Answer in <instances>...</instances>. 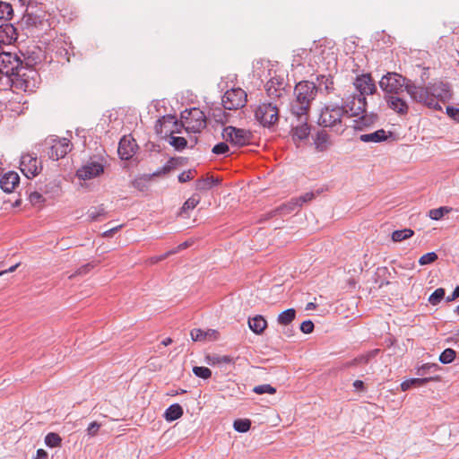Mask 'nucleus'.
I'll return each instance as SVG.
<instances>
[{
  "instance_id": "nucleus-1",
  "label": "nucleus",
  "mask_w": 459,
  "mask_h": 459,
  "mask_svg": "<svg viewBox=\"0 0 459 459\" xmlns=\"http://www.w3.org/2000/svg\"><path fill=\"white\" fill-rule=\"evenodd\" d=\"M353 87L355 91L343 97L344 104L351 111V116H359L366 109V96L374 94L377 87L369 74L357 76Z\"/></svg>"
},
{
  "instance_id": "nucleus-2",
  "label": "nucleus",
  "mask_w": 459,
  "mask_h": 459,
  "mask_svg": "<svg viewBox=\"0 0 459 459\" xmlns=\"http://www.w3.org/2000/svg\"><path fill=\"white\" fill-rule=\"evenodd\" d=\"M317 89L314 82L307 81L299 82L294 89V100L290 110L294 116L308 115L311 102L316 96Z\"/></svg>"
},
{
  "instance_id": "nucleus-3",
  "label": "nucleus",
  "mask_w": 459,
  "mask_h": 459,
  "mask_svg": "<svg viewBox=\"0 0 459 459\" xmlns=\"http://www.w3.org/2000/svg\"><path fill=\"white\" fill-rule=\"evenodd\" d=\"M351 114L348 108L345 107L344 98H342V105H326L321 111L318 117V125L324 127L334 128L336 132H342V118L346 114Z\"/></svg>"
},
{
  "instance_id": "nucleus-4",
  "label": "nucleus",
  "mask_w": 459,
  "mask_h": 459,
  "mask_svg": "<svg viewBox=\"0 0 459 459\" xmlns=\"http://www.w3.org/2000/svg\"><path fill=\"white\" fill-rule=\"evenodd\" d=\"M180 118L186 133H200L206 126V117L197 108L184 110L181 112Z\"/></svg>"
},
{
  "instance_id": "nucleus-5",
  "label": "nucleus",
  "mask_w": 459,
  "mask_h": 459,
  "mask_svg": "<svg viewBox=\"0 0 459 459\" xmlns=\"http://www.w3.org/2000/svg\"><path fill=\"white\" fill-rule=\"evenodd\" d=\"M255 119L264 127L275 125L279 120V108L274 102H263L255 109Z\"/></svg>"
},
{
  "instance_id": "nucleus-6",
  "label": "nucleus",
  "mask_w": 459,
  "mask_h": 459,
  "mask_svg": "<svg viewBox=\"0 0 459 459\" xmlns=\"http://www.w3.org/2000/svg\"><path fill=\"white\" fill-rule=\"evenodd\" d=\"M406 78L396 73H388L384 75L380 82V88L389 95H398L406 90Z\"/></svg>"
},
{
  "instance_id": "nucleus-7",
  "label": "nucleus",
  "mask_w": 459,
  "mask_h": 459,
  "mask_svg": "<svg viewBox=\"0 0 459 459\" xmlns=\"http://www.w3.org/2000/svg\"><path fill=\"white\" fill-rule=\"evenodd\" d=\"M136 149L137 144L134 139L126 136H124L120 140L117 149L119 157L122 160H128L126 167L132 172L134 171V167H136L139 164V160H137V158H134Z\"/></svg>"
},
{
  "instance_id": "nucleus-8",
  "label": "nucleus",
  "mask_w": 459,
  "mask_h": 459,
  "mask_svg": "<svg viewBox=\"0 0 459 459\" xmlns=\"http://www.w3.org/2000/svg\"><path fill=\"white\" fill-rule=\"evenodd\" d=\"M406 91L411 96V98L417 102L424 103L428 107L434 109L441 108V106L438 104V102L435 101L434 98L430 96L429 86H417L411 82H408L406 84Z\"/></svg>"
},
{
  "instance_id": "nucleus-9",
  "label": "nucleus",
  "mask_w": 459,
  "mask_h": 459,
  "mask_svg": "<svg viewBox=\"0 0 459 459\" xmlns=\"http://www.w3.org/2000/svg\"><path fill=\"white\" fill-rule=\"evenodd\" d=\"M221 103L225 109H238L247 103V93L240 88L230 89L222 96Z\"/></svg>"
},
{
  "instance_id": "nucleus-10",
  "label": "nucleus",
  "mask_w": 459,
  "mask_h": 459,
  "mask_svg": "<svg viewBox=\"0 0 459 459\" xmlns=\"http://www.w3.org/2000/svg\"><path fill=\"white\" fill-rule=\"evenodd\" d=\"M222 137L226 142L240 147L247 144L250 142L251 134L241 128L234 126H227L222 131Z\"/></svg>"
},
{
  "instance_id": "nucleus-11",
  "label": "nucleus",
  "mask_w": 459,
  "mask_h": 459,
  "mask_svg": "<svg viewBox=\"0 0 459 459\" xmlns=\"http://www.w3.org/2000/svg\"><path fill=\"white\" fill-rule=\"evenodd\" d=\"M22 65V60L16 55L9 52L0 53V70L6 76L19 75V69Z\"/></svg>"
},
{
  "instance_id": "nucleus-12",
  "label": "nucleus",
  "mask_w": 459,
  "mask_h": 459,
  "mask_svg": "<svg viewBox=\"0 0 459 459\" xmlns=\"http://www.w3.org/2000/svg\"><path fill=\"white\" fill-rule=\"evenodd\" d=\"M48 16L49 14L40 8L34 10L33 6H28L23 15V21L27 25L45 28L48 26L47 17Z\"/></svg>"
},
{
  "instance_id": "nucleus-13",
  "label": "nucleus",
  "mask_w": 459,
  "mask_h": 459,
  "mask_svg": "<svg viewBox=\"0 0 459 459\" xmlns=\"http://www.w3.org/2000/svg\"><path fill=\"white\" fill-rule=\"evenodd\" d=\"M20 169L26 178H32L40 173L42 166L36 156L27 153L21 158Z\"/></svg>"
},
{
  "instance_id": "nucleus-14",
  "label": "nucleus",
  "mask_w": 459,
  "mask_h": 459,
  "mask_svg": "<svg viewBox=\"0 0 459 459\" xmlns=\"http://www.w3.org/2000/svg\"><path fill=\"white\" fill-rule=\"evenodd\" d=\"M298 123L292 125L291 137L293 142L298 144L299 142L307 139L310 134V127L307 124L308 115L296 116Z\"/></svg>"
},
{
  "instance_id": "nucleus-15",
  "label": "nucleus",
  "mask_w": 459,
  "mask_h": 459,
  "mask_svg": "<svg viewBox=\"0 0 459 459\" xmlns=\"http://www.w3.org/2000/svg\"><path fill=\"white\" fill-rule=\"evenodd\" d=\"M103 171L104 167L101 162L91 160L77 170L76 176L81 179L86 180L100 176Z\"/></svg>"
},
{
  "instance_id": "nucleus-16",
  "label": "nucleus",
  "mask_w": 459,
  "mask_h": 459,
  "mask_svg": "<svg viewBox=\"0 0 459 459\" xmlns=\"http://www.w3.org/2000/svg\"><path fill=\"white\" fill-rule=\"evenodd\" d=\"M175 125V117L171 115L162 116L156 121L154 130L157 135L160 138H167L169 135L173 134L170 129Z\"/></svg>"
},
{
  "instance_id": "nucleus-17",
  "label": "nucleus",
  "mask_w": 459,
  "mask_h": 459,
  "mask_svg": "<svg viewBox=\"0 0 459 459\" xmlns=\"http://www.w3.org/2000/svg\"><path fill=\"white\" fill-rule=\"evenodd\" d=\"M296 317V310L294 308H289L281 313H280L277 316V323L284 326L285 328L282 331V333L286 337H292L294 335V331L292 328H290L289 325L294 321Z\"/></svg>"
},
{
  "instance_id": "nucleus-18",
  "label": "nucleus",
  "mask_w": 459,
  "mask_h": 459,
  "mask_svg": "<svg viewBox=\"0 0 459 459\" xmlns=\"http://www.w3.org/2000/svg\"><path fill=\"white\" fill-rule=\"evenodd\" d=\"M71 151L70 141L66 138L56 141L50 147L48 156L50 159L57 160L64 158Z\"/></svg>"
},
{
  "instance_id": "nucleus-19",
  "label": "nucleus",
  "mask_w": 459,
  "mask_h": 459,
  "mask_svg": "<svg viewBox=\"0 0 459 459\" xmlns=\"http://www.w3.org/2000/svg\"><path fill=\"white\" fill-rule=\"evenodd\" d=\"M429 91L435 101H446L450 98V88L447 83L437 82L429 85Z\"/></svg>"
},
{
  "instance_id": "nucleus-20",
  "label": "nucleus",
  "mask_w": 459,
  "mask_h": 459,
  "mask_svg": "<svg viewBox=\"0 0 459 459\" xmlns=\"http://www.w3.org/2000/svg\"><path fill=\"white\" fill-rule=\"evenodd\" d=\"M268 96L281 98L285 91L283 79L273 77L265 85Z\"/></svg>"
},
{
  "instance_id": "nucleus-21",
  "label": "nucleus",
  "mask_w": 459,
  "mask_h": 459,
  "mask_svg": "<svg viewBox=\"0 0 459 459\" xmlns=\"http://www.w3.org/2000/svg\"><path fill=\"white\" fill-rule=\"evenodd\" d=\"M20 177L16 172L10 171L0 179V187L5 193H12L19 185Z\"/></svg>"
},
{
  "instance_id": "nucleus-22",
  "label": "nucleus",
  "mask_w": 459,
  "mask_h": 459,
  "mask_svg": "<svg viewBox=\"0 0 459 459\" xmlns=\"http://www.w3.org/2000/svg\"><path fill=\"white\" fill-rule=\"evenodd\" d=\"M388 107L399 115H405L409 107L406 101L397 95H388L386 98Z\"/></svg>"
},
{
  "instance_id": "nucleus-23",
  "label": "nucleus",
  "mask_w": 459,
  "mask_h": 459,
  "mask_svg": "<svg viewBox=\"0 0 459 459\" xmlns=\"http://www.w3.org/2000/svg\"><path fill=\"white\" fill-rule=\"evenodd\" d=\"M392 132H386L384 129L377 130L373 133L363 134L359 135V140L363 143H381L392 137Z\"/></svg>"
},
{
  "instance_id": "nucleus-24",
  "label": "nucleus",
  "mask_w": 459,
  "mask_h": 459,
  "mask_svg": "<svg viewBox=\"0 0 459 459\" xmlns=\"http://www.w3.org/2000/svg\"><path fill=\"white\" fill-rule=\"evenodd\" d=\"M299 207H301V203H299V200H297V198H293L290 201H289L288 203L283 204L281 206H279L278 208L269 212L266 214V219H270L278 213L283 214V215L289 214Z\"/></svg>"
},
{
  "instance_id": "nucleus-25",
  "label": "nucleus",
  "mask_w": 459,
  "mask_h": 459,
  "mask_svg": "<svg viewBox=\"0 0 459 459\" xmlns=\"http://www.w3.org/2000/svg\"><path fill=\"white\" fill-rule=\"evenodd\" d=\"M190 335L194 342L213 341L218 339L219 333L213 329L204 331L195 328L191 331Z\"/></svg>"
},
{
  "instance_id": "nucleus-26",
  "label": "nucleus",
  "mask_w": 459,
  "mask_h": 459,
  "mask_svg": "<svg viewBox=\"0 0 459 459\" xmlns=\"http://www.w3.org/2000/svg\"><path fill=\"white\" fill-rule=\"evenodd\" d=\"M247 324L249 329L255 334H262L267 327V321L261 315L249 317Z\"/></svg>"
},
{
  "instance_id": "nucleus-27",
  "label": "nucleus",
  "mask_w": 459,
  "mask_h": 459,
  "mask_svg": "<svg viewBox=\"0 0 459 459\" xmlns=\"http://www.w3.org/2000/svg\"><path fill=\"white\" fill-rule=\"evenodd\" d=\"M315 147L318 152H325L331 146L330 136L325 132H318L314 141Z\"/></svg>"
},
{
  "instance_id": "nucleus-28",
  "label": "nucleus",
  "mask_w": 459,
  "mask_h": 459,
  "mask_svg": "<svg viewBox=\"0 0 459 459\" xmlns=\"http://www.w3.org/2000/svg\"><path fill=\"white\" fill-rule=\"evenodd\" d=\"M15 28L11 24L0 26V44H10L14 39Z\"/></svg>"
},
{
  "instance_id": "nucleus-29",
  "label": "nucleus",
  "mask_w": 459,
  "mask_h": 459,
  "mask_svg": "<svg viewBox=\"0 0 459 459\" xmlns=\"http://www.w3.org/2000/svg\"><path fill=\"white\" fill-rule=\"evenodd\" d=\"M437 379V377H422V378H410L406 379L401 384V390L405 392L412 386H420L426 383Z\"/></svg>"
},
{
  "instance_id": "nucleus-30",
  "label": "nucleus",
  "mask_w": 459,
  "mask_h": 459,
  "mask_svg": "<svg viewBox=\"0 0 459 459\" xmlns=\"http://www.w3.org/2000/svg\"><path fill=\"white\" fill-rule=\"evenodd\" d=\"M380 350L375 349L372 351H369L364 354H361L352 359L351 362L347 364V366H355L359 364H368L372 359H374Z\"/></svg>"
},
{
  "instance_id": "nucleus-31",
  "label": "nucleus",
  "mask_w": 459,
  "mask_h": 459,
  "mask_svg": "<svg viewBox=\"0 0 459 459\" xmlns=\"http://www.w3.org/2000/svg\"><path fill=\"white\" fill-rule=\"evenodd\" d=\"M183 415V409L178 403L171 404L164 413V417L168 421H173L179 419Z\"/></svg>"
},
{
  "instance_id": "nucleus-32",
  "label": "nucleus",
  "mask_w": 459,
  "mask_h": 459,
  "mask_svg": "<svg viewBox=\"0 0 459 459\" xmlns=\"http://www.w3.org/2000/svg\"><path fill=\"white\" fill-rule=\"evenodd\" d=\"M174 169L173 160H168L161 168L158 169L155 171H152V173L146 175L145 174V180L152 179L153 178L157 177H163L169 173Z\"/></svg>"
},
{
  "instance_id": "nucleus-33",
  "label": "nucleus",
  "mask_w": 459,
  "mask_h": 459,
  "mask_svg": "<svg viewBox=\"0 0 459 459\" xmlns=\"http://www.w3.org/2000/svg\"><path fill=\"white\" fill-rule=\"evenodd\" d=\"M167 138L169 143L177 151H183L187 145V141L183 136L170 134Z\"/></svg>"
},
{
  "instance_id": "nucleus-34",
  "label": "nucleus",
  "mask_w": 459,
  "mask_h": 459,
  "mask_svg": "<svg viewBox=\"0 0 459 459\" xmlns=\"http://www.w3.org/2000/svg\"><path fill=\"white\" fill-rule=\"evenodd\" d=\"M413 234L414 232L411 229L394 230L392 234V239L394 242H401L403 240L410 238L411 237L413 236Z\"/></svg>"
},
{
  "instance_id": "nucleus-35",
  "label": "nucleus",
  "mask_w": 459,
  "mask_h": 459,
  "mask_svg": "<svg viewBox=\"0 0 459 459\" xmlns=\"http://www.w3.org/2000/svg\"><path fill=\"white\" fill-rule=\"evenodd\" d=\"M319 86L324 89L326 94H330L334 90L333 80L331 76L322 75L318 78Z\"/></svg>"
},
{
  "instance_id": "nucleus-36",
  "label": "nucleus",
  "mask_w": 459,
  "mask_h": 459,
  "mask_svg": "<svg viewBox=\"0 0 459 459\" xmlns=\"http://www.w3.org/2000/svg\"><path fill=\"white\" fill-rule=\"evenodd\" d=\"M87 215L90 221H96L106 215V211L103 206L91 207L89 209Z\"/></svg>"
},
{
  "instance_id": "nucleus-37",
  "label": "nucleus",
  "mask_w": 459,
  "mask_h": 459,
  "mask_svg": "<svg viewBox=\"0 0 459 459\" xmlns=\"http://www.w3.org/2000/svg\"><path fill=\"white\" fill-rule=\"evenodd\" d=\"M220 180L212 177L200 179L196 183V188L199 190L210 189L212 186L219 184Z\"/></svg>"
},
{
  "instance_id": "nucleus-38",
  "label": "nucleus",
  "mask_w": 459,
  "mask_h": 459,
  "mask_svg": "<svg viewBox=\"0 0 459 459\" xmlns=\"http://www.w3.org/2000/svg\"><path fill=\"white\" fill-rule=\"evenodd\" d=\"M251 421L247 419H238L233 423V428L236 431L240 433H246L250 429Z\"/></svg>"
},
{
  "instance_id": "nucleus-39",
  "label": "nucleus",
  "mask_w": 459,
  "mask_h": 459,
  "mask_svg": "<svg viewBox=\"0 0 459 459\" xmlns=\"http://www.w3.org/2000/svg\"><path fill=\"white\" fill-rule=\"evenodd\" d=\"M13 12V7L9 3L0 2V20H11Z\"/></svg>"
},
{
  "instance_id": "nucleus-40",
  "label": "nucleus",
  "mask_w": 459,
  "mask_h": 459,
  "mask_svg": "<svg viewBox=\"0 0 459 459\" xmlns=\"http://www.w3.org/2000/svg\"><path fill=\"white\" fill-rule=\"evenodd\" d=\"M62 438L56 433L50 432L45 437V443L49 447H57L61 445Z\"/></svg>"
},
{
  "instance_id": "nucleus-41",
  "label": "nucleus",
  "mask_w": 459,
  "mask_h": 459,
  "mask_svg": "<svg viewBox=\"0 0 459 459\" xmlns=\"http://www.w3.org/2000/svg\"><path fill=\"white\" fill-rule=\"evenodd\" d=\"M455 359V351L453 349H446L439 356V361L443 364H449Z\"/></svg>"
},
{
  "instance_id": "nucleus-42",
  "label": "nucleus",
  "mask_w": 459,
  "mask_h": 459,
  "mask_svg": "<svg viewBox=\"0 0 459 459\" xmlns=\"http://www.w3.org/2000/svg\"><path fill=\"white\" fill-rule=\"evenodd\" d=\"M193 373L203 379H208L212 377V371L209 368L206 367H194Z\"/></svg>"
},
{
  "instance_id": "nucleus-43",
  "label": "nucleus",
  "mask_w": 459,
  "mask_h": 459,
  "mask_svg": "<svg viewBox=\"0 0 459 459\" xmlns=\"http://www.w3.org/2000/svg\"><path fill=\"white\" fill-rule=\"evenodd\" d=\"M450 208L447 207H439L437 209H432L429 212V216L435 221L440 220L446 213L450 212Z\"/></svg>"
},
{
  "instance_id": "nucleus-44",
  "label": "nucleus",
  "mask_w": 459,
  "mask_h": 459,
  "mask_svg": "<svg viewBox=\"0 0 459 459\" xmlns=\"http://www.w3.org/2000/svg\"><path fill=\"white\" fill-rule=\"evenodd\" d=\"M445 297V290L443 288L437 289L429 298V301L432 305H437Z\"/></svg>"
},
{
  "instance_id": "nucleus-45",
  "label": "nucleus",
  "mask_w": 459,
  "mask_h": 459,
  "mask_svg": "<svg viewBox=\"0 0 459 459\" xmlns=\"http://www.w3.org/2000/svg\"><path fill=\"white\" fill-rule=\"evenodd\" d=\"M253 391L257 394H273L276 393V389L269 384L256 385L254 387Z\"/></svg>"
},
{
  "instance_id": "nucleus-46",
  "label": "nucleus",
  "mask_w": 459,
  "mask_h": 459,
  "mask_svg": "<svg viewBox=\"0 0 459 459\" xmlns=\"http://www.w3.org/2000/svg\"><path fill=\"white\" fill-rule=\"evenodd\" d=\"M199 202H200V199L195 197V196H192V197L188 198L184 203V204H183V206L181 208V213L186 212L188 210H193L194 208H195L197 206Z\"/></svg>"
},
{
  "instance_id": "nucleus-47",
  "label": "nucleus",
  "mask_w": 459,
  "mask_h": 459,
  "mask_svg": "<svg viewBox=\"0 0 459 459\" xmlns=\"http://www.w3.org/2000/svg\"><path fill=\"white\" fill-rule=\"evenodd\" d=\"M437 259V255L435 252H429V253L423 255L420 258L419 264L420 265H427V264L434 263Z\"/></svg>"
},
{
  "instance_id": "nucleus-48",
  "label": "nucleus",
  "mask_w": 459,
  "mask_h": 459,
  "mask_svg": "<svg viewBox=\"0 0 459 459\" xmlns=\"http://www.w3.org/2000/svg\"><path fill=\"white\" fill-rule=\"evenodd\" d=\"M371 123V118L363 116L359 117L358 120H354L353 127L355 130H362L364 127L368 126Z\"/></svg>"
},
{
  "instance_id": "nucleus-49",
  "label": "nucleus",
  "mask_w": 459,
  "mask_h": 459,
  "mask_svg": "<svg viewBox=\"0 0 459 459\" xmlns=\"http://www.w3.org/2000/svg\"><path fill=\"white\" fill-rule=\"evenodd\" d=\"M229 152L230 148L226 143H219L212 148V152L216 155L227 154Z\"/></svg>"
},
{
  "instance_id": "nucleus-50",
  "label": "nucleus",
  "mask_w": 459,
  "mask_h": 459,
  "mask_svg": "<svg viewBox=\"0 0 459 459\" xmlns=\"http://www.w3.org/2000/svg\"><path fill=\"white\" fill-rule=\"evenodd\" d=\"M29 200L32 205H40L45 201L43 195L36 191L30 194Z\"/></svg>"
},
{
  "instance_id": "nucleus-51",
  "label": "nucleus",
  "mask_w": 459,
  "mask_h": 459,
  "mask_svg": "<svg viewBox=\"0 0 459 459\" xmlns=\"http://www.w3.org/2000/svg\"><path fill=\"white\" fill-rule=\"evenodd\" d=\"M232 358L230 356H216L212 358V364H230L232 363Z\"/></svg>"
},
{
  "instance_id": "nucleus-52",
  "label": "nucleus",
  "mask_w": 459,
  "mask_h": 459,
  "mask_svg": "<svg viewBox=\"0 0 459 459\" xmlns=\"http://www.w3.org/2000/svg\"><path fill=\"white\" fill-rule=\"evenodd\" d=\"M438 368V365L437 364H435V363H426V364H423L420 368H418V374L419 375H423L429 371H430L431 369L433 370H437Z\"/></svg>"
},
{
  "instance_id": "nucleus-53",
  "label": "nucleus",
  "mask_w": 459,
  "mask_h": 459,
  "mask_svg": "<svg viewBox=\"0 0 459 459\" xmlns=\"http://www.w3.org/2000/svg\"><path fill=\"white\" fill-rule=\"evenodd\" d=\"M314 330V324L311 320H306L300 325V331L304 333H310Z\"/></svg>"
},
{
  "instance_id": "nucleus-54",
  "label": "nucleus",
  "mask_w": 459,
  "mask_h": 459,
  "mask_svg": "<svg viewBox=\"0 0 459 459\" xmlns=\"http://www.w3.org/2000/svg\"><path fill=\"white\" fill-rule=\"evenodd\" d=\"M100 424L96 421H93L88 426L87 434L90 437H94L97 435L98 431L100 430Z\"/></svg>"
},
{
  "instance_id": "nucleus-55",
  "label": "nucleus",
  "mask_w": 459,
  "mask_h": 459,
  "mask_svg": "<svg viewBox=\"0 0 459 459\" xmlns=\"http://www.w3.org/2000/svg\"><path fill=\"white\" fill-rule=\"evenodd\" d=\"M446 114L455 121L459 122V108L454 107H446Z\"/></svg>"
},
{
  "instance_id": "nucleus-56",
  "label": "nucleus",
  "mask_w": 459,
  "mask_h": 459,
  "mask_svg": "<svg viewBox=\"0 0 459 459\" xmlns=\"http://www.w3.org/2000/svg\"><path fill=\"white\" fill-rule=\"evenodd\" d=\"M314 197H315L314 193L307 192V193H305L304 195H300L299 197H297V200H299V203H301V206H302L303 204L313 200Z\"/></svg>"
},
{
  "instance_id": "nucleus-57",
  "label": "nucleus",
  "mask_w": 459,
  "mask_h": 459,
  "mask_svg": "<svg viewBox=\"0 0 459 459\" xmlns=\"http://www.w3.org/2000/svg\"><path fill=\"white\" fill-rule=\"evenodd\" d=\"M193 178V172L191 170L183 171L178 176L179 182L185 183Z\"/></svg>"
},
{
  "instance_id": "nucleus-58",
  "label": "nucleus",
  "mask_w": 459,
  "mask_h": 459,
  "mask_svg": "<svg viewBox=\"0 0 459 459\" xmlns=\"http://www.w3.org/2000/svg\"><path fill=\"white\" fill-rule=\"evenodd\" d=\"M92 268H93V264L91 263H88V264L81 266L80 268H78V270L75 272V274H79V275L85 274V273H89Z\"/></svg>"
},
{
  "instance_id": "nucleus-59",
  "label": "nucleus",
  "mask_w": 459,
  "mask_h": 459,
  "mask_svg": "<svg viewBox=\"0 0 459 459\" xmlns=\"http://www.w3.org/2000/svg\"><path fill=\"white\" fill-rule=\"evenodd\" d=\"M123 227V225H118V226H116V227H113L106 231H104L102 233V237L104 238H111L114 236L115 233H117L121 228Z\"/></svg>"
},
{
  "instance_id": "nucleus-60",
  "label": "nucleus",
  "mask_w": 459,
  "mask_h": 459,
  "mask_svg": "<svg viewBox=\"0 0 459 459\" xmlns=\"http://www.w3.org/2000/svg\"><path fill=\"white\" fill-rule=\"evenodd\" d=\"M175 126H173L170 130L173 131V135H176L178 134H181L182 131L184 130V127L182 126V121L180 120V122H178L176 118H175Z\"/></svg>"
},
{
  "instance_id": "nucleus-61",
  "label": "nucleus",
  "mask_w": 459,
  "mask_h": 459,
  "mask_svg": "<svg viewBox=\"0 0 459 459\" xmlns=\"http://www.w3.org/2000/svg\"><path fill=\"white\" fill-rule=\"evenodd\" d=\"M145 151H151V152H160V146L158 144H155L153 143H145Z\"/></svg>"
},
{
  "instance_id": "nucleus-62",
  "label": "nucleus",
  "mask_w": 459,
  "mask_h": 459,
  "mask_svg": "<svg viewBox=\"0 0 459 459\" xmlns=\"http://www.w3.org/2000/svg\"><path fill=\"white\" fill-rule=\"evenodd\" d=\"M132 184L136 189L140 191L143 189V178L142 177L136 178Z\"/></svg>"
},
{
  "instance_id": "nucleus-63",
  "label": "nucleus",
  "mask_w": 459,
  "mask_h": 459,
  "mask_svg": "<svg viewBox=\"0 0 459 459\" xmlns=\"http://www.w3.org/2000/svg\"><path fill=\"white\" fill-rule=\"evenodd\" d=\"M459 298V285L455 287L451 296L446 298L447 301H453L455 299Z\"/></svg>"
},
{
  "instance_id": "nucleus-64",
  "label": "nucleus",
  "mask_w": 459,
  "mask_h": 459,
  "mask_svg": "<svg viewBox=\"0 0 459 459\" xmlns=\"http://www.w3.org/2000/svg\"><path fill=\"white\" fill-rule=\"evenodd\" d=\"M48 453L43 449H39L37 451V457L35 459H47Z\"/></svg>"
}]
</instances>
